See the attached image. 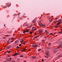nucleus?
Listing matches in <instances>:
<instances>
[{"mask_svg": "<svg viewBox=\"0 0 62 62\" xmlns=\"http://www.w3.org/2000/svg\"><path fill=\"white\" fill-rule=\"evenodd\" d=\"M61 19H59L58 21H56V23H57L56 25L54 26V27H55V28L59 27L60 26V25H59V24L61 23Z\"/></svg>", "mask_w": 62, "mask_h": 62, "instance_id": "f257e3e1", "label": "nucleus"}, {"mask_svg": "<svg viewBox=\"0 0 62 62\" xmlns=\"http://www.w3.org/2000/svg\"><path fill=\"white\" fill-rule=\"evenodd\" d=\"M39 25H40V26H41V27H43L44 26H45V27L46 26H45L46 25L40 22H39Z\"/></svg>", "mask_w": 62, "mask_h": 62, "instance_id": "f03ea898", "label": "nucleus"}, {"mask_svg": "<svg viewBox=\"0 0 62 62\" xmlns=\"http://www.w3.org/2000/svg\"><path fill=\"white\" fill-rule=\"evenodd\" d=\"M57 48H55L54 49V53H56L58 51L57 50Z\"/></svg>", "mask_w": 62, "mask_h": 62, "instance_id": "7ed1b4c3", "label": "nucleus"}, {"mask_svg": "<svg viewBox=\"0 0 62 62\" xmlns=\"http://www.w3.org/2000/svg\"><path fill=\"white\" fill-rule=\"evenodd\" d=\"M59 48H62V45H60L58 47V48L59 49Z\"/></svg>", "mask_w": 62, "mask_h": 62, "instance_id": "20e7f679", "label": "nucleus"}, {"mask_svg": "<svg viewBox=\"0 0 62 62\" xmlns=\"http://www.w3.org/2000/svg\"><path fill=\"white\" fill-rule=\"evenodd\" d=\"M62 41V39H61L57 41V42H60L61 41Z\"/></svg>", "mask_w": 62, "mask_h": 62, "instance_id": "39448f33", "label": "nucleus"}, {"mask_svg": "<svg viewBox=\"0 0 62 62\" xmlns=\"http://www.w3.org/2000/svg\"><path fill=\"white\" fill-rule=\"evenodd\" d=\"M13 54V55L14 56H15V55H18V53H15L14 54Z\"/></svg>", "mask_w": 62, "mask_h": 62, "instance_id": "423d86ee", "label": "nucleus"}, {"mask_svg": "<svg viewBox=\"0 0 62 62\" xmlns=\"http://www.w3.org/2000/svg\"><path fill=\"white\" fill-rule=\"evenodd\" d=\"M27 23L26 22L24 24H23V26H26V24Z\"/></svg>", "mask_w": 62, "mask_h": 62, "instance_id": "0eeeda50", "label": "nucleus"}, {"mask_svg": "<svg viewBox=\"0 0 62 62\" xmlns=\"http://www.w3.org/2000/svg\"><path fill=\"white\" fill-rule=\"evenodd\" d=\"M58 34H62V29H61V31L59 32Z\"/></svg>", "mask_w": 62, "mask_h": 62, "instance_id": "6e6552de", "label": "nucleus"}, {"mask_svg": "<svg viewBox=\"0 0 62 62\" xmlns=\"http://www.w3.org/2000/svg\"><path fill=\"white\" fill-rule=\"evenodd\" d=\"M11 46H8L7 47V48L8 49H9V48H10Z\"/></svg>", "mask_w": 62, "mask_h": 62, "instance_id": "1a4fd4ad", "label": "nucleus"}, {"mask_svg": "<svg viewBox=\"0 0 62 62\" xmlns=\"http://www.w3.org/2000/svg\"><path fill=\"white\" fill-rule=\"evenodd\" d=\"M36 56H34L33 57H32V58H33V59H35V58H36Z\"/></svg>", "mask_w": 62, "mask_h": 62, "instance_id": "9d476101", "label": "nucleus"}, {"mask_svg": "<svg viewBox=\"0 0 62 62\" xmlns=\"http://www.w3.org/2000/svg\"><path fill=\"white\" fill-rule=\"evenodd\" d=\"M17 60L18 61H21V59H20L18 58L17 59Z\"/></svg>", "mask_w": 62, "mask_h": 62, "instance_id": "9b49d317", "label": "nucleus"}, {"mask_svg": "<svg viewBox=\"0 0 62 62\" xmlns=\"http://www.w3.org/2000/svg\"><path fill=\"white\" fill-rule=\"evenodd\" d=\"M36 21H35V20H34L33 21H32L33 23H35Z\"/></svg>", "mask_w": 62, "mask_h": 62, "instance_id": "f8f14e48", "label": "nucleus"}, {"mask_svg": "<svg viewBox=\"0 0 62 62\" xmlns=\"http://www.w3.org/2000/svg\"><path fill=\"white\" fill-rule=\"evenodd\" d=\"M33 31H36L37 30V29H36V28H34L33 29Z\"/></svg>", "mask_w": 62, "mask_h": 62, "instance_id": "ddd939ff", "label": "nucleus"}, {"mask_svg": "<svg viewBox=\"0 0 62 62\" xmlns=\"http://www.w3.org/2000/svg\"><path fill=\"white\" fill-rule=\"evenodd\" d=\"M18 42V40H16L15 42V43H17Z\"/></svg>", "mask_w": 62, "mask_h": 62, "instance_id": "4468645a", "label": "nucleus"}, {"mask_svg": "<svg viewBox=\"0 0 62 62\" xmlns=\"http://www.w3.org/2000/svg\"><path fill=\"white\" fill-rule=\"evenodd\" d=\"M29 30H28V29L26 30V32H29Z\"/></svg>", "mask_w": 62, "mask_h": 62, "instance_id": "2eb2a0df", "label": "nucleus"}, {"mask_svg": "<svg viewBox=\"0 0 62 62\" xmlns=\"http://www.w3.org/2000/svg\"><path fill=\"white\" fill-rule=\"evenodd\" d=\"M41 50V49L39 48V49H38V51L39 52V51H40Z\"/></svg>", "mask_w": 62, "mask_h": 62, "instance_id": "dca6fc26", "label": "nucleus"}, {"mask_svg": "<svg viewBox=\"0 0 62 62\" xmlns=\"http://www.w3.org/2000/svg\"><path fill=\"white\" fill-rule=\"evenodd\" d=\"M23 42V40H22L20 41V42H21V43H22V42Z\"/></svg>", "mask_w": 62, "mask_h": 62, "instance_id": "f3484780", "label": "nucleus"}, {"mask_svg": "<svg viewBox=\"0 0 62 62\" xmlns=\"http://www.w3.org/2000/svg\"><path fill=\"white\" fill-rule=\"evenodd\" d=\"M40 32H42V29H41L40 30Z\"/></svg>", "mask_w": 62, "mask_h": 62, "instance_id": "a211bd4d", "label": "nucleus"}, {"mask_svg": "<svg viewBox=\"0 0 62 62\" xmlns=\"http://www.w3.org/2000/svg\"><path fill=\"white\" fill-rule=\"evenodd\" d=\"M49 54V53H46V55H48Z\"/></svg>", "mask_w": 62, "mask_h": 62, "instance_id": "6ab92c4d", "label": "nucleus"}, {"mask_svg": "<svg viewBox=\"0 0 62 62\" xmlns=\"http://www.w3.org/2000/svg\"><path fill=\"white\" fill-rule=\"evenodd\" d=\"M48 19L49 20V21H51V18H48Z\"/></svg>", "mask_w": 62, "mask_h": 62, "instance_id": "aec40b11", "label": "nucleus"}, {"mask_svg": "<svg viewBox=\"0 0 62 62\" xmlns=\"http://www.w3.org/2000/svg\"><path fill=\"white\" fill-rule=\"evenodd\" d=\"M7 7H9L10 6H9V4H8V5H7Z\"/></svg>", "mask_w": 62, "mask_h": 62, "instance_id": "412c9836", "label": "nucleus"}, {"mask_svg": "<svg viewBox=\"0 0 62 62\" xmlns=\"http://www.w3.org/2000/svg\"><path fill=\"white\" fill-rule=\"evenodd\" d=\"M23 51H25V49H23Z\"/></svg>", "mask_w": 62, "mask_h": 62, "instance_id": "4be33fe9", "label": "nucleus"}, {"mask_svg": "<svg viewBox=\"0 0 62 62\" xmlns=\"http://www.w3.org/2000/svg\"><path fill=\"white\" fill-rule=\"evenodd\" d=\"M7 53H10V51H7Z\"/></svg>", "mask_w": 62, "mask_h": 62, "instance_id": "5701e85b", "label": "nucleus"}, {"mask_svg": "<svg viewBox=\"0 0 62 62\" xmlns=\"http://www.w3.org/2000/svg\"><path fill=\"white\" fill-rule=\"evenodd\" d=\"M7 8V6H5L3 7L4 8Z\"/></svg>", "mask_w": 62, "mask_h": 62, "instance_id": "b1692460", "label": "nucleus"}, {"mask_svg": "<svg viewBox=\"0 0 62 62\" xmlns=\"http://www.w3.org/2000/svg\"><path fill=\"white\" fill-rule=\"evenodd\" d=\"M49 46H51V43H49Z\"/></svg>", "mask_w": 62, "mask_h": 62, "instance_id": "393cba45", "label": "nucleus"}, {"mask_svg": "<svg viewBox=\"0 0 62 62\" xmlns=\"http://www.w3.org/2000/svg\"><path fill=\"white\" fill-rule=\"evenodd\" d=\"M52 21H53V20H52V19H51V20H50V22H52Z\"/></svg>", "mask_w": 62, "mask_h": 62, "instance_id": "a878e982", "label": "nucleus"}, {"mask_svg": "<svg viewBox=\"0 0 62 62\" xmlns=\"http://www.w3.org/2000/svg\"><path fill=\"white\" fill-rule=\"evenodd\" d=\"M26 32V31H24L23 32V33H25Z\"/></svg>", "mask_w": 62, "mask_h": 62, "instance_id": "bb28decb", "label": "nucleus"}, {"mask_svg": "<svg viewBox=\"0 0 62 62\" xmlns=\"http://www.w3.org/2000/svg\"><path fill=\"white\" fill-rule=\"evenodd\" d=\"M16 48H18V49H19V48H20V47H19L18 46H17L16 47Z\"/></svg>", "mask_w": 62, "mask_h": 62, "instance_id": "cd10ccee", "label": "nucleus"}, {"mask_svg": "<svg viewBox=\"0 0 62 62\" xmlns=\"http://www.w3.org/2000/svg\"><path fill=\"white\" fill-rule=\"evenodd\" d=\"M36 45H34V47H36Z\"/></svg>", "mask_w": 62, "mask_h": 62, "instance_id": "c85d7f7f", "label": "nucleus"}, {"mask_svg": "<svg viewBox=\"0 0 62 62\" xmlns=\"http://www.w3.org/2000/svg\"><path fill=\"white\" fill-rule=\"evenodd\" d=\"M50 35H53V33H51L50 34Z\"/></svg>", "mask_w": 62, "mask_h": 62, "instance_id": "c756f323", "label": "nucleus"}, {"mask_svg": "<svg viewBox=\"0 0 62 62\" xmlns=\"http://www.w3.org/2000/svg\"><path fill=\"white\" fill-rule=\"evenodd\" d=\"M35 28V27H32V30H33V29L34 28Z\"/></svg>", "mask_w": 62, "mask_h": 62, "instance_id": "7c9ffc66", "label": "nucleus"}, {"mask_svg": "<svg viewBox=\"0 0 62 62\" xmlns=\"http://www.w3.org/2000/svg\"><path fill=\"white\" fill-rule=\"evenodd\" d=\"M45 56V57H46V58H48V56Z\"/></svg>", "mask_w": 62, "mask_h": 62, "instance_id": "2f4dec72", "label": "nucleus"}, {"mask_svg": "<svg viewBox=\"0 0 62 62\" xmlns=\"http://www.w3.org/2000/svg\"><path fill=\"white\" fill-rule=\"evenodd\" d=\"M14 39V38H13L11 39V40H12L13 39Z\"/></svg>", "mask_w": 62, "mask_h": 62, "instance_id": "473e14b6", "label": "nucleus"}, {"mask_svg": "<svg viewBox=\"0 0 62 62\" xmlns=\"http://www.w3.org/2000/svg\"><path fill=\"white\" fill-rule=\"evenodd\" d=\"M23 55H21V57H23Z\"/></svg>", "mask_w": 62, "mask_h": 62, "instance_id": "72a5a7b5", "label": "nucleus"}, {"mask_svg": "<svg viewBox=\"0 0 62 62\" xmlns=\"http://www.w3.org/2000/svg\"><path fill=\"white\" fill-rule=\"evenodd\" d=\"M42 62H44V60H43V59H42Z\"/></svg>", "mask_w": 62, "mask_h": 62, "instance_id": "f704fd0d", "label": "nucleus"}, {"mask_svg": "<svg viewBox=\"0 0 62 62\" xmlns=\"http://www.w3.org/2000/svg\"><path fill=\"white\" fill-rule=\"evenodd\" d=\"M21 45H22V44H20V45H19V46H21Z\"/></svg>", "mask_w": 62, "mask_h": 62, "instance_id": "c9c22d12", "label": "nucleus"}, {"mask_svg": "<svg viewBox=\"0 0 62 62\" xmlns=\"http://www.w3.org/2000/svg\"><path fill=\"white\" fill-rule=\"evenodd\" d=\"M39 45H36V47H38V46Z\"/></svg>", "mask_w": 62, "mask_h": 62, "instance_id": "e433bc0d", "label": "nucleus"}, {"mask_svg": "<svg viewBox=\"0 0 62 62\" xmlns=\"http://www.w3.org/2000/svg\"><path fill=\"white\" fill-rule=\"evenodd\" d=\"M36 37H34V38H36V39L37 38V37H38V36H36Z\"/></svg>", "mask_w": 62, "mask_h": 62, "instance_id": "4c0bfd02", "label": "nucleus"}, {"mask_svg": "<svg viewBox=\"0 0 62 62\" xmlns=\"http://www.w3.org/2000/svg\"><path fill=\"white\" fill-rule=\"evenodd\" d=\"M60 56H58V57H59V58H60Z\"/></svg>", "mask_w": 62, "mask_h": 62, "instance_id": "58836bf2", "label": "nucleus"}, {"mask_svg": "<svg viewBox=\"0 0 62 62\" xmlns=\"http://www.w3.org/2000/svg\"><path fill=\"white\" fill-rule=\"evenodd\" d=\"M32 47H34V45H32Z\"/></svg>", "mask_w": 62, "mask_h": 62, "instance_id": "ea45409f", "label": "nucleus"}, {"mask_svg": "<svg viewBox=\"0 0 62 62\" xmlns=\"http://www.w3.org/2000/svg\"><path fill=\"white\" fill-rule=\"evenodd\" d=\"M32 32H31L30 33L31 34H32Z\"/></svg>", "mask_w": 62, "mask_h": 62, "instance_id": "a19ab883", "label": "nucleus"}, {"mask_svg": "<svg viewBox=\"0 0 62 62\" xmlns=\"http://www.w3.org/2000/svg\"><path fill=\"white\" fill-rule=\"evenodd\" d=\"M3 39H6V37H3Z\"/></svg>", "mask_w": 62, "mask_h": 62, "instance_id": "79ce46f5", "label": "nucleus"}, {"mask_svg": "<svg viewBox=\"0 0 62 62\" xmlns=\"http://www.w3.org/2000/svg\"><path fill=\"white\" fill-rule=\"evenodd\" d=\"M32 26H33V25H32V24L31 25V27H32Z\"/></svg>", "mask_w": 62, "mask_h": 62, "instance_id": "37998d69", "label": "nucleus"}, {"mask_svg": "<svg viewBox=\"0 0 62 62\" xmlns=\"http://www.w3.org/2000/svg\"><path fill=\"white\" fill-rule=\"evenodd\" d=\"M8 35H6V37H8Z\"/></svg>", "mask_w": 62, "mask_h": 62, "instance_id": "c03bdc74", "label": "nucleus"}, {"mask_svg": "<svg viewBox=\"0 0 62 62\" xmlns=\"http://www.w3.org/2000/svg\"><path fill=\"white\" fill-rule=\"evenodd\" d=\"M31 27V26H30L29 27V28H30Z\"/></svg>", "mask_w": 62, "mask_h": 62, "instance_id": "a18cd8bd", "label": "nucleus"}, {"mask_svg": "<svg viewBox=\"0 0 62 62\" xmlns=\"http://www.w3.org/2000/svg\"><path fill=\"white\" fill-rule=\"evenodd\" d=\"M45 38L46 39H47V37H45Z\"/></svg>", "mask_w": 62, "mask_h": 62, "instance_id": "49530a36", "label": "nucleus"}, {"mask_svg": "<svg viewBox=\"0 0 62 62\" xmlns=\"http://www.w3.org/2000/svg\"><path fill=\"white\" fill-rule=\"evenodd\" d=\"M12 62H14V61H12Z\"/></svg>", "mask_w": 62, "mask_h": 62, "instance_id": "de8ad7c7", "label": "nucleus"}, {"mask_svg": "<svg viewBox=\"0 0 62 62\" xmlns=\"http://www.w3.org/2000/svg\"><path fill=\"white\" fill-rule=\"evenodd\" d=\"M13 42V41H10V42Z\"/></svg>", "mask_w": 62, "mask_h": 62, "instance_id": "09e8293b", "label": "nucleus"}, {"mask_svg": "<svg viewBox=\"0 0 62 62\" xmlns=\"http://www.w3.org/2000/svg\"><path fill=\"white\" fill-rule=\"evenodd\" d=\"M26 26H29V25H28L27 24V25H26Z\"/></svg>", "mask_w": 62, "mask_h": 62, "instance_id": "8fccbe9b", "label": "nucleus"}, {"mask_svg": "<svg viewBox=\"0 0 62 62\" xmlns=\"http://www.w3.org/2000/svg\"><path fill=\"white\" fill-rule=\"evenodd\" d=\"M52 49V48L50 47V49H49L50 50V49Z\"/></svg>", "mask_w": 62, "mask_h": 62, "instance_id": "3c124183", "label": "nucleus"}, {"mask_svg": "<svg viewBox=\"0 0 62 62\" xmlns=\"http://www.w3.org/2000/svg\"><path fill=\"white\" fill-rule=\"evenodd\" d=\"M45 31V32H47V30H46Z\"/></svg>", "mask_w": 62, "mask_h": 62, "instance_id": "603ef678", "label": "nucleus"}, {"mask_svg": "<svg viewBox=\"0 0 62 62\" xmlns=\"http://www.w3.org/2000/svg\"><path fill=\"white\" fill-rule=\"evenodd\" d=\"M24 62H26V61H24Z\"/></svg>", "mask_w": 62, "mask_h": 62, "instance_id": "864d4df0", "label": "nucleus"}, {"mask_svg": "<svg viewBox=\"0 0 62 62\" xmlns=\"http://www.w3.org/2000/svg\"><path fill=\"white\" fill-rule=\"evenodd\" d=\"M48 49H50V48H48Z\"/></svg>", "mask_w": 62, "mask_h": 62, "instance_id": "5fc2aeb1", "label": "nucleus"}, {"mask_svg": "<svg viewBox=\"0 0 62 62\" xmlns=\"http://www.w3.org/2000/svg\"><path fill=\"white\" fill-rule=\"evenodd\" d=\"M8 56L9 57H10V56L8 55Z\"/></svg>", "mask_w": 62, "mask_h": 62, "instance_id": "6e6d98bb", "label": "nucleus"}, {"mask_svg": "<svg viewBox=\"0 0 62 62\" xmlns=\"http://www.w3.org/2000/svg\"><path fill=\"white\" fill-rule=\"evenodd\" d=\"M10 59H11V58H10Z\"/></svg>", "mask_w": 62, "mask_h": 62, "instance_id": "4d7b16f0", "label": "nucleus"}, {"mask_svg": "<svg viewBox=\"0 0 62 62\" xmlns=\"http://www.w3.org/2000/svg\"><path fill=\"white\" fill-rule=\"evenodd\" d=\"M23 45L25 44V43H23Z\"/></svg>", "mask_w": 62, "mask_h": 62, "instance_id": "13d9d810", "label": "nucleus"}, {"mask_svg": "<svg viewBox=\"0 0 62 62\" xmlns=\"http://www.w3.org/2000/svg\"><path fill=\"white\" fill-rule=\"evenodd\" d=\"M9 40H10V39H9Z\"/></svg>", "mask_w": 62, "mask_h": 62, "instance_id": "bf43d9fd", "label": "nucleus"}, {"mask_svg": "<svg viewBox=\"0 0 62 62\" xmlns=\"http://www.w3.org/2000/svg\"><path fill=\"white\" fill-rule=\"evenodd\" d=\"M21 40H23V39H21Z\"/></svg>", "mask_w": 62, "mask_h": 62, "instance_id": "052dcab7", "label": "nucleus"}, {"mask_svg": "<svg viewBox=\"0 0 62 62\" xmlns=\"http://www.w3.org/2000/svg\"><path fill=\"white\" fill-rule=\"evenodd\" d=\"M18 14H20V13H19Z\"/></svg>", "mask_w": 62, "mask_h": 62, "instance_id": "680f3d73", "label": "nucleus"}, {"mask_svg": "<svg viewBox=\"0 0 62 62\" xmlns=\"http://www.w3.org/2000/svg\"><path fill=\"white\" fill-rule=\"evenodd\" d=\"M25 58H27L26 57H25Z\"/></svg>", "mask_w": 62, "mask_h": 62, "instance_id": "e2e57ef3", "label": "nucleus"}, {"mask_svg": "<svg viewBox=\"0 0 62 62\" xmlns=\"http://www.w3.org/2000/svg\"><path fill=\"white\" fill-rule=\"evenodd\" d=\"M14 41V39H13V40L12 41L13 42V41Z\"/></svg>", "mask_w": 62, "mask_h": 62, "instance_id": "0e129e2a", "label": "nucleus"}, {"mask_svg": "<svg viewBox=\"0 0 62 62\" xmlns=\"http://www.w3.org/2000/svg\"><path fill=\"white\" fill-rule=\"evenodd\" d=\"M4 26H5V24H4Z\"/></svg>", "mask_w": 62, "mask_h": 62, "instance_id": "69168bd1", "label": "nucleus"}, {"mask_svg": "<svg viewBox=\"0 0 62 62\" xmlns=\"http://www.w3.org/2000/svg\"><path fill=\"white\" fill-rule=\"evenodd\" d=\"M35 39H35V38L34 39V40Z\"/></svg>", "mask_w": 62, "mask_h": 62, "instance_id": "338daca9", "label": "nucleus"}, {"mask_svg": "<svg viewBox=\"0 0 62 62\" xmlns=\"http://www.w3.org/2000/svg\"><path fill=\"white\" fill-rule=\"evenodd\" d=\"M61 43H62V42H61Z\"/></svg>", "mask_w": 62, "mask_h": 62, "instance_id": "774afa93", "label": "nucleus"}]
</instances>
